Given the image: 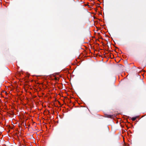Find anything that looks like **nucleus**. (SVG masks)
I'll return each mask as SVG.
<instances>
[{
  "instance_id": "nucleus-1",
  "label": "nucleus",
  "mask_w": 146,
  "mask_h": 146,
  "mask_svg": "<svg viewBox=\"0 0 146 146\" xmlns=\"http://www.w3.org/2000/svg\"><path fill=\"white\" fill-rule=\"evenodd\" d=\"M136 119V118L135 117H134L133 118H132L131 119L132 121H135Z\"/></svg>"
}]
</instances>
